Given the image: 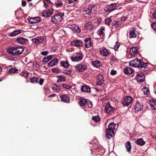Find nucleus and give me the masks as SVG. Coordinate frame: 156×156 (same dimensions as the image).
<instances>
[{"instance_id": "1", "label": "nucleus", "mask_w": 156, "mask_h": 156, "mask_svg": "<svg viewBox=\"0 0 156 156\" xmlns=\"http://www.w3.org/2000/svg\"><path fill=\"white\" fill-rule=\"evenodd\" d=\"M115 124L113 122L110 123L108 126L106 133V137L108 139H110L115 135L114 130Z\"/></svg>"}, {"instance_id": "2", "label": "nucleus", "mask_w": 156, "mask_h": 156, "mask_svg": "<svg viewBox=\"0 0 156 156\" xmlns=\"http://www.w3.org/2000/svg\"><path fill=\"white\" fill-rule=\"evenodd\" d=\"M129 65L131 66L142 68L145 67L147 65V63L142 62L137 58H135L129 62Z\"/></svg>"}, {"instance_id": "3", "label": "nucleus", "mask_w": 156, "mask_h": 156, "mask_svg": "<svg viewBox=\"0 0 156 156\" xmlns=\"http://www.w3.org/2000/svg\"><path fill=\"white\" fill-rule=\"evenodd\" d=\"M22 47H13L8 48L7 51L8 53L13 55H17L21 54L24 51Z\"/></svg>"}, {"instance_id": "4", "label": "nucleus", "mask_w": 156, "mask_h": 156, "mask_svg": "<svg viewBox=\"0 0 156 156\" xmlns=\"http://www.w3.org/2000/svg\"><path fill=\"white\" fill-rule=\"evenodd\" d=\"M64 15L63 12H59L56 13L55 15L52 17L51 22L53 23H56L60 21Z\"/></svg>"}, {"instance_id": "5", "label": "nucleus", "mask_w": 156, "mask_h": 156, "mask_svg": "<svg viewBox=\"0 0 156 156\" xmlns=\"http://www.w3.org/2000/svg\"><path fill=\"white\" fill-rule=\"evenodd\" d=\"M82 58V54L80 53H75L71 57V59L73 62H78L81 61Z\"/></svg>"}, {"instance_id": "6", "label": "nucleus", "mask_w": 156, "mask_h": 156, "mask_svg": "<svg viewBox=\"0 0 156 156\" xmlns=\"http://www.w3.org/2000/svg\"><path fill=\"white\" fill-rule=\"evenodd\" d=\"M133 98L130 96H128L124 97L122 101V103L124 106H128L131 104Z\"/></svg>"}, {"instance_id": "7", "label": "nucleus", "mask_w": 156, "mask_h": 156, "mask_svg": "<svg viewBox=\"0 0 156 156\" xmlns=\"http://www.w3.org/2000/svg\"><path fill=\"white\" fill-rule=\"evenodd\" d=\"M94 8L95 6L94 5H87L84 8L83 10V13L87 15H89L91 13L92 9Z\"/></svg>"}, {"instance_id": "8", "label": "nucleus", "mask_w": 156, "mask_h": 156, "mask_svg": "<svg viewBox=\"0 0 156 156\" xmlns=\"http://www.w3.org/2000/svg\"><path fill=\"white\" fill-rule=\"evenodd\" d=\"M46 40L45 37L44 36L36 37L32 39V42L35 44H38L40 43H42L44 42Z\"/></svg>"}, {"instance_id": "9", "label": "nucleus", "mask_w": 156, "mask_h": 156, "mask_svg": "<svg viewBox=\"0 0 156 156\" xmlns=\"http://www.w3.org/2000/svg\"><path fill=\"white\" fill-rule=\"evenodd\" d=\"M138 34V32L135 28H132L129 30V36L130 38H135Z\"/></svg>"}, {"instance_id": "10", "label": "nucleus", "mask_w": 156, "mask_h": 156, "mask_svg": "<svg viewBox=\"0 0 156 156\" xmlns=\"http://www.w3.org/2000/svg\"><path fill=\"white\" fill-rule=\"evenodd\" d=\"M68 27L71 29L74 32L79 33L80 31V30L79 27L74 24L68 25Z\"/></svg>"}, {"instance_id": "11", "label": "nucleus", "mask_w": 156, "mask_h": 156, "mask_svg": "<svg viewBox=\"0 0 156 156\" xmlns=\"http://www.w3.org/2000/svg\"><path fill=\"white\" fill-rule=\"evenodd\" d=\"M75 68L76 69V70H78V71L82 72H83L87 69V67L85 65L80 63L76 65L75 66Z\"/></svg>"}, {"instance_id": "12", "label": "nucleus", "mask_w": 156, "mask_h": 156, "mask_svg": "<svg viewBox=\"0 0 156 156\" xmlns=\"http://www.w3.org/2000/svg\"><path fill=\"white\" fill-rule=\"evenodd\" d=\"M41 20L39 17H31L29 20V22L30 24H34L39 23L40 22Z\"/></svg>"}, {"instance_id": "13", "label": "nucleus", "mask_w": 156, "mask_h": 156, "mask_svg": "<svg viewBox=\"0 0 156 156\" xmlns=\"http://www.w3.org/2000/svg\"><path fill=\"white\" fill-rule=\"evenodd\" d=\"M71 45L72 46L79 47L83 45V43L82 41L78 40L74 41L72 42L71 43Z\"/></svg>"}, {"instance_id": "14", "label": "nucleus", "mask_w": 156, "mask_h": 156, "mask_svg": "<svg viewBox=\"0 0 156 156\" xmlns=\"http://www.w3.org/2000/svg\"><path fill=\"white\" fill-rule=\"evenodd\" d=\"M105 110L106 113H109L113 112L114 108L111 106L108 103L105 106Z\"/></svg>"}, {"instance_id": "15", "label": "nucleus", "mask_w": 156, "mask_h": 156, "mask_svg": "<svg viewBox=\"0 0 156 156\" xmlns=\"http://www.w3.org/2000/svg\"><path fill=\"white\" fill-rule=\"evenodd\" d=\"M143 108V105L141 104L140 103H139L138 101H137L134 107V110L135 111V112L136 113L142 110Z\"/></svg>"}, {"instance_id": "16", "label": "nucleus", "mask_w": 156, "mask_h": 156, "mask_svg": "<svg viewBox=\"0 0 156 156\" xmlns=\"http://www.w3.org/2000/svg\"><path fill=\"white\" fill-rule=\"evenodd\" d=\"M53 12L51 9L46 10L42 12L41 16L44 17H48L51 15Z\"/></svg>"}, {"instance_id": "17", "label": "nucleus", "mask_w": 156, "mask_h": 156, "mask_svg": "<svg viewBox=\"0 0 156 156\" xmlns=\"http://www.w3.org/2000/svg\"><path fill=\"white\" fill-rule=\"evenodd\" d=\"M145 76L143 73L140 74H137V75L136 76V78L139 82H144L145 80Z\"/></svg>"}, {"instance_id": "18", "label": "nucleus", "mask_w": 156, "mask_h": 156, "mask_svg": "<svg viewBox=\"0 0 156 156\" xmlns=\"http://www.w3.org/2000/svg\"><path fill=\"white\" fill-rule=\"evenodd\" d=\"M138 52L137 48L136 47H132L130 48L129 54L133 56L136 55Z\"/></svg>"}, {"instance_id": "19", "label": "nucleus", "mask_w": 156, "mask_h": 156, "mask_svg": "<svg viewBox=\"0 0 156 156\" xmlns=\"http://www.w3.org/2000/svg\"><path fill=\"white\" fill-rule=\"evenodd\" d=\"M104 82L103 77L101 75H99L97 77L96 83L97 85H101Z\"/></svg>"}, {"instance_id": "20", "label": "nucleus", "mask_w": 156, "mask_h": 156, "mask_svg": "<svg viewBox=\"0 0 156 156\" xmlns=\"http://www.w3.org/2000/svg\"><path fill=\"white\" fill-rule=\"evenodd\" d=\"M84 41L85 42V46L87 48H90L93 45V43L90 38L86 39H85Z\"/></svg>"}, {"instance_id": "21", "label": "nucleus", "mask_w": 156, "mask_h": 156, "mask_svg": "<svg viewBox=\"0 0 156 156\" xmlns=\"http://www.w3.org/2000/svg\"><path fill=\"white\" fill-rule=\"evenodd\" d=\"M116 6L115 4H112L108 5L105 8V10L108 12H112L115 9Z\"/></svg>"}, {"instance_id": "22", "label": "nucleus", "mask_w": 156, "mask_h": 156, "mask_svg": "<svg viewBox=\"0 0 156 156\" xmlns=\"http://www.w3.org/2000/svg\"><path fill=\"white\" fill-rule=\"evenodd\" d=\"M58 62V60L57 58H54L48 63V65L49 66L53 67L56 65Z\"/></svg>"}, {"instance_id": "23", "label": "nucleus", "mask_w": 156, "mask_h": 156, "mask_svg": "<svg viewBox=\"0 0 156 156\" xmlns=\"http://www.w3.org/2000/svg\"><path fill=\"white\" fill-rule=\"evenodd\" d=\"M100 54L104 56H107L109 54V51L108 50L105 48H102L100 50Z\"/></svg>"}, {"instance_id": "24", "label": "nucleus", "mask_w": 156, "mask_h": 156, "mask_svg": "<svg viewBox=\"0 0 156 156\" xmlns=\"http://www.w3.org/2000/svg\"><path fill=\"white\" fill-rule=\"evenodd\" d=\"M151 108L152 110H156V100H152L149 102Z\"/></svg>"}, {"instance_id": "25", "label": "nucleus", "mask_w": 156, "mask_h": 156, "mask_svg": "<svg viewBox=\"0 0 156 156\" xmlns=\"http://www.w3.org/2000/svg\"><path fill=\"white\" fill-rule=\"evenodd\" d=\"M125 146L127 151L129 153H131V143L129 141H128L125 144Z\"/></svg>"}, {"instance_id": "26", "label": "nucleus", "mask_w": 156, "mask_h": 156, "mask_svg": "<svg viewBox=\"0 0 156 156\" xmlns=\"http://www.w3.org/2000/svg\"><path fill=\"white\" fill-rule=\"evenodd\" d=\"M133 71V69L129 67H126L124 70V73L126 74H132Z\"/></svg>"}, {"instance_id": "27", "label": "nucleus", "mask_w": 156, "mask_h": 156, "mask_svg": "<svg viewBox=\"0 0 156 156\" xmlns=\"http://www.w3.org/2000/svg\"><path fill=\"white\" fill-rule=\"evenodd\" d=\"M135 142L137 144L141 146L145 144V142L143 141V139L141 138L137 139Z\"/></svg>"}, {"instance_id": "28", "label": "nucleus", "mask_w": 156, "mask_h": 156, "mask_svg": "<svg viewBox=\"0 0 156 156\" xmlns=\"http://www.w3.org/2000/svg\"><path fill=\"white\" fill-rule=\"evenodd\" d=\"M61 98V101L65 102H68L69 101V98L66 95H62L60 96Z\"/></svg>"}, {"instance_id": "29", "label": "nucleus", "mask_w": 156, "mask_h": 156, "mask_svg": "<svg viewBox=\"0 0 156 156\" xmlns=\"http://www.w3.org/2000/svg\"><path fill=\"white\" fill-rule=\"evenodd\" d=\"M81 90L83 92H90V88L87 86H83L82 87Z\"/></svg>"}, {"instance_id": "30", "label": "nucleus", "mask_w": 156, "mask_h": 156, "mask_svg": "<svg viewBox=\"0 0 156 156\" xmlns=\"http://www.w3.org/2000/svg\"><path fill=\"white\" fill-rule=\"evenodd\" d=\"M85 26L87 29H91L93 28L94 26L90 22H88L85 23Z\"/></svg>"}, {"instance_id": "31", "label": "nucleus", "mask_w": 156, "mask_h": 156, "mask_svg": "<svg viewBox=\"0 0 156 156\" xmlns=\"http://www.w3.org/2000/svg\"><path fill=\"white\" fill-rule=\"evenodd\" d=\"M21 33V31L19 30H16L12 32L10 34V36L11 37H13L18 35Z\"/></svg>"}, {"instance_id": "32", "label": "nucleus", "mask_w": 156, "mask_h": 156, "mask_svg": "<svg viewBox=\"0 0 156 156\" xmlns=\"http://www.w3.org/2000/svg\"><path fill=\"white\" fill-rule=\"evenodd\" d=\"M16 42L20 44H23L26 42V39L24 37H21L18 38L16 40Z\"/></svg>"}, {"instance_id": "33", "label": "nucleus", "mask_w": 156, "mask_h": 156, "mask_svg": "<svg viewBox=\"0 0 156 156\" xmlns=\"http://www.w3.org/2000/svg\"><path fill=\"white\" fill-rule=\"evenodd\" d=\"M87 102V100L84 98L80 99L79 102L80 105L81 106H84Z\"/></svg>"}, {"instance_id": "34", "label": "nucleus", "mask_w": 156, "mask_h": 156, "mask_svg": "<svg viewBox=\"0 0 156 156\" xmlns=\"http://www.w3.org/2000/svg\"><path fill=\"white\" fill-rule=\"evenodd\" d=\"M122 23V21H120V19H119L115 21L114 23H113L112 24V25L113 26H116L115 27L116 28H117V26H119Z\"/></svg>"}, {"instance_id": "35", "label": "nucleus", "mask_w": 156, "mask_h": 156, "mask_svg": "<svg viewBox=\"0 0 156 156\" xmlns=\"http://www.w3.org/2000/svg\"><path fill=\"white\" fill-rule=\"evenodd\" d=\"M105 30V28L104 27H101L100 29L98 30V33L100 36H103L104 35V33L103 31Z\"/></svg>"}, {"instance_id": "36", "label": "nucleus", "mask_w": 156, "mask_h": 156, "mask_svg": "<svg viewBox=\"0 0 156 156\" xmlns=\"http://www.w3.org/2000/svg\"><path fill=\"white\" fill-rule=\"evenodd\" d=\"M93 65L95 66L98 68L101 65L99 61H95L92 62Z\"/></svg>"}, {"instance_id": "37", "label": "nucleus", "mask_w": 156, "mask_h": 156, "mask_svg": "<svg viewBox=\"0 0 156 156\" xmlns=\"http://www.w3.org/2000/svg\"><path fill=\"white\" fill-rule=\"evenodd\" d=\"M61 65L62 66L64 67L65 68H67L69 66V65L68 62V61H66V62H61Z\"/></svg>"}, {"instance_id": "38", "label": "nucleus", "mask_w": 156, "mask_h": 156, "mask_svg": "<svg viewBox=\"0 0 156 156\" xmlns=\"http://www.w3.org/2000/svg\"><path fill=\"white\" fill-rule=\"evenodd\" d=\"M142 90L145 95H147L149 93V90L146 87H144L142 89Z\"/></svg>"}, {"instance_id": "39", "label": "nucleus", "mask_w": 156, "mask_h": 156, "mask_svg": "<svg viewBox=\"0 0 156 156\" xmlns=\"http://www.w3.org/2000/svg\"><path fill=\"white\" fill-rule=\"evenodd\" d=\"M58 80H57V82H63L66 81V78L65 77L62 76H57Z\"/></svg>"}, {"instance_id": "40", "label": "nucleus", "mask_w": 156, "mask_h": 156, "mask_svg": "<svg viewBox=\"0 0 156 156\" xmlns=\"http://www.w3.org/2000/svg\"><path fill=\"white\" fill-rule=\"evenodd\" d=\"M20 75L26 78L28 77V73L25 71H23L20 73Z\"/></svg>"}, {"instance_id": "41", "label": "nucleus", "mask_w": 156, "mask_h": 156, "mask_svg": "<svg viewBox=\"0 0 156 156\" xmlns=\"http://www.w3.org/2000/svg\"><path fill=\"white\" fill-rule=\"evenodd\" d=\"M92 119L94 122H98L100 120V118L98 116H93Z\"/></svg>"}, {"instance_id": "42", "label": "nucleus", "mask_w": 156, "mask_h": 156, "mask_svg": "<svg viewBox=\"0 0 156 156\" xmlns=\"http://www.w3.org/2000/svg\"><path fill=\"white\" fill-rule=\"evenodd\" d=\"M38 78L35 77H33L30 78L31 82L32 83H35L37 82Z\"/></svg>"}, {"instance_id": "43", "label": "nucleus", "mask_w": 156, "mask_h": 156, "mask_svg": "<svg viewBox=\"0 0 156 156\" xmlns=\"http://www.w3.org/2000/svg\"><path fill=\"white\" fill-rule=\"evenodd\" d=\"M17 71V70H16V69H14L13 68H10L8 71V73L9 74H12L13 73H15Z\"/></svg>"}, {"instance_id": "44", "label": "nucleus", "mask_w": 156, "mask_h": 156, "mask_svg": "<svg viewBox=\"0 0 156 156\" xmlns=\"http://www.w3.org/2000/svg\"><path fill=\"white\" fill-rule=\"evenodd\" d=\"M112 22V20L110 17L108 18L105 20V24L109 26Z\"/></svg>"}, {"instance_id": "45", "label": "nucleus", "mask_w": 156, "mask_h": 156, "mask_svg": "<svg viewBox=\"0 0 156 156\" xmlns=\"http://www.w3.org/2000/svg\"><path fill=\"white\" fill-rule=\"evenodd\" d=\"M52 89L54 92H57L59 90L60 88L58 86L55 85L53 87Z\"/></svg>"}, {"instance_id": "46", "label": "nucleus", "mask_w": 156, "mask_h": 156, "mask_svg": "<svg viewBox=\"0 0 156 156\" xmlns=\"http://www.w3.org/2000/svg\"><path fill=\"white\" fill-rule=\"evenodd\" d=\"M120 44L118 42H116L115 43V45L114 46V49L116 50V51H117L118 50V48L120 46Z\"/></svg>"}, {"instance_id": "47", "label": "nucleus", "mask_w": 156, "mask_h": 156, "mask_svg": "<svg viewBox=\"0 0 156 156\" xmlns=\"http://www.w3.org/2000/svg\"><path fill=\"white\" fill-rule=\"evenodd\" d=\"M71 72L72 71L71 70H66L64 71L63 73L64 74H66L68 75H69L71 74Z\"/></svg>"}, {"instance_id": "48", "label": "nucleus", "mask_w": 156, "mask_h": 156, "mask_svg": "<svg viewBox=\"0 0 156 156\" xmlns=\"http://www.w3.org/2000/svg\"><path fill=\"white\" fill-rule=\"evenodd\" d=\"M62 87L65 88L66 89H68L71 88V87L70 86H69L66 84V83H63L62 84Z\"/></svg>"}, {"instance_id": "49", "label": "nucleus", "mask_w": 156, "mask_h": 156, "mask_svg": "<svg viewBox=\"0 0 156 156\" xmlns=\"http://www.w3.org/2000/svg\"><path fill=\"white\" fill-rule=\"evenodd\" d=\"M127 18V17L125 16H122V17L119 18L120 21H122V23L123 22H124L125 20H126Z\"/></svg>"}, {"instance_id": "50", "label": "nucleus", "mask_w": 156, "mask_h": 156, "mask_svg": "<svg viewBox=\"0 0 156 156\" xmlns=\"http://www.w3.org/2000/svg\"><path fill=\"white\" fill-rule=\"evenodd\" d=\"M51 71L53 73H58L59 70L58 68L55 67L52 69Z\"/></svg>"}, {"instance_id": "51", "label": "nucleus", "mask_w": 156, "mask_h": 156, "mask_svg": "<svg viewBox=\"0 0 156 156\" xmlns=\"http://www.w3.org/2000/svg\"><path fill=\"white\" fill-rule=\"evenodd\" d=\"M87 104L89 108H91L92 106V104L90 101H87Z\"/></svg>"}, {"instance_id": "52", "label": "nucleus", "mask_w": 156, "mask_h": 156, "mask_svg": "<svg viewBox=\"0 0 156 156\" xmlns=\"http://www.w3.org/2000/svg\"><path fill=\"white\" fill-rule=\"evenodd\" d=\"M151 27L155 31L156 30V22L151 24Z\"/></svg>"}, {"instance_id": "53", "label": "nucleus", "mask_w": 156, "mask_h": 156, "mask_svg": "<svg viewBox=\"0 0 156 156\" xmlns=\"http://www.w3.org/2000/svg\"><path fill=\"white\" fill-rule=\"evenodd\" d=\"M56 5L58 6H61L62 5V3L61 1H58L55 3Z\"/></svg>"}, {"instance_id": "54", "label": "nucleus", "mask_w": 156, "mask_h": 156, "mask_svg": "<svg viewBox=\"0 0 156 156\" xmlns=\"http://www.w3.org/2000/svg\"><path fill=\"white\" fill-rule=\"evenodd\" d=\"M117 73L116 71L113 70H112L111 71L110 74L112 75H115Z\"/></svg>"}, {"instance_id": "55", "label": "nucleus", "mask_w": 156, "mask_h": 156, "mask_svg": "<svg viewBox=\"0 0 156 156\" xmlns=\"http://www.w3.org/2000/svg\"><path fill=\"white\" fill-rule=\"evenodd\" d=\"M48 54V51H43L41 52V54L44 56Z\"/></svg>"}, {"instance_id": "56", "label": "nucleus", "mask_w": 156, "mask_h": 156, "mask_svg": "<svg viewBox=\"0 0 156 156\" xmlns=\"http://www.w3.org/2000/svg\"><path fill=\"white\" fill-rule=\"evenodd\" d=\"M44 81V79H43L42 78H40V80H39V84L41 85H42L43 84Z\"/></svg>"}, {"instance_id": "57", "label": "nucleus", "mask_w": 156, "mask_h": 156, "mask_svg": "<svg viewBox=\"0 0 156 156\" xmlns=\"http://www.w3.org/2000/svg\"><path fill=\"white\" fill-rule=\"evenodd\" d=\"M49 60H48V58H47V57H44L43 59L42 60V61L44 62H48V61H49Z\"/></svg>"}, {"instance_id": "58", "label": "nucleus", "mask_w": 156, "mask_h": 156, "mask_svg": "<svg viewBox=\"0 0 156 156\" xmlns=\"http://www.w3.org/2000/svg\"><path fill=\"white\" fill-rule=\"evenodd\" d=\"M152 16L153 19H156V11H155L154 12H153L152 14Z\"/></svg>"}, {"instance_id": "59", "label": "nucleus", "mask_w": 156, "mask_h": 156, "mask_svg": "<svg viewBox=\"0 0 156 156\" xmlns=\"http://www.w3.org/2000/svg\"><path fill=\"white\" fill-rule=\"evenodd\" d=\"M39 65L38 64L37 62H35L34 63V66L35 67L38 68L39 67Z\"/></svg>"}, {"instance_id": "60", "label": "nucleus", "mask_w": 156, "mask_h": 156, "mask_svg": "<svg viewBox=\"0 0 156 156\" xmlns=\"http://www.w3.org/2000/svg\"><path fill=\"white\" fill-rule=\"evenodd\" d=\"M44 6L46 8H47L48 7V4H47L46 2L45 1L44 2Z\"/></svg>"}, {"instance_id": "61", "label": "nucleus", "mask_w": 156, "mask_h": 156, "mask_svg": "<svg viewBox=\"0 0 156 156\" xmlns=\"http://www.w3.org/2000/svg\"><path fill=\"white\" fill-rule=\"evenodd\" d=\"M47 57L49 61L52 58V56L51 55H50L47 56Z\"/></svg>"}, {"instance_id": "62", "label": "nucleus", "mask_w": 156, "mask_h": 156, "mask_svg": "<svg viewBox=\"0 0 156 156\" xmlns=\"http://www.w3.org/2000/svg\"><path fill=\"white\" fill-rule=\"evenodd\" d=\"M22 5L23 6H25L26 5V2L25 1H22Z\"/></svg>"}, {"instance_id": "63", "label": "nucleus", "mask_w": 156, "mask_h": 156, "mask_svg": "<svg viewBox=\"0 0 156 156\" xmlns=\"http://www.w3.org/2000/svg\"><path fill=\"white\" fill-rule=\"evenodd\" d=\"M55 94H51V95H49L48 96V97H53L55 96Z\"/></svg>"}, {"instance_id": "64", "label": "nucleus", "mask_w": 156, "mask_h": 156, "mask_svg": "<svg viewBox=\"0 0 156 156\" xmlns=\"http://www.w3.org/2000/svg\"><path fill=\"white\" fill-rule=\"evenodd\" d=\"M46 1L49 3H51V2L50 0H46Z\"/></svg>"}]
</instances>
